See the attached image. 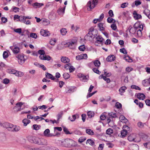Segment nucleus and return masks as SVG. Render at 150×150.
Masks as SVG:
<instances>
[{
	"label": "nucleus",
	"instance_id": "nucleus-14",
	"mask_svg": "<svg viewBox=\"0 0 150 150\" xmlns=\"http://www.w3.org/2000/svg\"><path fill=\"white\" fill-rule=\"evenodd\" d=\"M61 60L62 62L66 63H68L69 62L70 60L69 58L65 57H62L61 58Z\"/></svg>",
	"mask_w": 150,
	"mask_h": 150
},
{
	"label": "nucleus",
	"instance_id": "nucleus-21",
	"mask_svg": "<svg viewBox=\"0 0 150 150\" xmlns=\"http://www.w3.org/2000/svg\"><path fill=\"white\" fill-rule=\"evenodd\" d=\"M139 146L137 144L132 145L129 147L130 150H138Z\"/></svg>",
	"mask_w": 150,
	"mask_h": 150
},
{
	"label": "nucleus",
	"instance_id": "nucleus-48",
	"mask_svg": "<svg viewBox=\"0 0 150 150\" xmlns=\"http://www.w3.org/2000/svg\"><path fill=\"white\" fill-rule=\"evenodd\" d=\"M104 74L105 75V76L106 77H110L111 75V73L110 72L107 73L106 71V69H105L104 70Z\"/></svg>",
	"mask_w": 150,
	"mask_h": 150
},
{
	"label": "nucleus",
	"instance_id": "nucleus-8",
	"mask_svg": "<svg viewBox=\"0 0 150 150\" xmlns=\"http://www.w3.org/2000/svg\"><path fill=\"white\" fill-rule=\"evenodd\" d=\"M10 48L14 54H17L20 51V48L17 47L11 46L10 47Z\"/></svg>",
	"mask_w": 150,
	"mask_h": 150
},
{
	"label": "nucleus",
	"instance_id": "nucleus-31",
	"mask_svg": "<svg viewBox=\"0 0 150 150\" xmlns=\"http://www.w3.org/2000/svg\"><path fill=\"white\" fill-rule=\"evenodd\" d=\"M15 75L18 77H21L24 74L22 72L16 71Z\"/></svg>",
	"mask_w": 150,
	"mask_h": 150
},
{
	"label": "nucleus",
	"instance_id": "nucleus-39",
	"mask_svg": "<svg viewBox=\"0 0 150 150\" xmlns=\"http://www.w3.org/2000/svg\"><path fill=\"white\" fill-rule=\"evenodd\" d=\"M98 26L100 30H104L105 28L103 27V24L102 23H99L98 24Z\"/></svg>",
	"mask_w": 150,
	"mask_h": 150
},
{
	"label": "nucleus",
	"instance_id": "nucleus-17",
	"mask_svg": "<svg viewBox=\"0 0 150 150\" xmlns=\"http://www.w3.org/2000/svg\"><path fill=\"white\" fill-rule=\"evenodd\" d=\"M127 89V87L125 86H123L120 88L119 90L120 94L122 95L123 93L125 92Z\"/></svg>",
	"mask_w": 150,
	"mask_h": 150
},
{
	"label": "nucleus",
	"instance_id": "nucleus-22",
	"mask_svg": "<svg viewBox=\"0 0 150 150\" xmlns=\"http://www.w3.org/2000/svg\"><path fill=\"white\" fill-rule=\"evenodd\" d=\"M74 88L73 87H71L69 88L66 89L65 91L66 93H71L74 92Z\"/></svg>",
	"mask_w": 150,
	"mask_h": 150
},
{
	"label": "nucleus",
	"instance_id": "nucleus-43",
	"mask_svg": "<svg viewBox=\"0 0 150 150\" xmlns=\"http://www.w3.org/2000/svg\"><path fill=\"white\" fill-rule=\"evenodd\" d=\"M14 126V125L10 123L7 129L8 131L13 132Z\"/></svg>",
	"mask_w": 150,
	"mask_h": 150
},
{
	"label": "nucleus",
	"instance_id": "nucleus-30",
	"mask_svg": "<svg viewBox=\"0 0 150 150\" xmlns=\"http://www.w3.org/2000/svg\"><path fill=\"white\" fill-rule=\"evenodd\" d=\"M93 64H94L95 66L97 67L98 68H99L100 64V63L99 61L98 60H96L93 62Z\"/></svg>",
	"mask_w": 150,
	"mask_h": 150
},
{
	"label": "nucleus",
	"instance_id": "nucleus-32",
	"mask_svg": "<svg viewBox=\"0 0 150 150\" xmlns=\"http://www.w3.org/2000/svg\"><path fill=\"white\" fill-rule=\"evenodd\" d=\"M63 114V111H62L60 112L57 115V121H59V119H60L62 117Z\"/></svg>",
	"mask_w": 150,
	"mask_h": 150
},
{
	"label": "nucleus",
	"instance_id": "nucleus-20",
	"mask_svg": "<svg viewBox=\"0 0 150 150\" xmlns=\"http://www.w3.org/2000/svg\"><path fill=\"white\" fill-rule=\"evenodd\" d=\"M138 99L142 100H144L145 98V96L143 93H139L137 96Z\"/></svg>",
	"mask_w": 150,
	"mask_h": 150
},
{
	"label": "nucleus",
	"instance_id": "nucleus-64",
	"mask_svg": "<svg viewBox=\"0 0 150 150\" xmlns=\"http://www.w3.org/2000/svg\"><path fill=\"white\" fill-rule=\"evenodd\" d=\"M45 147H42L39 148H34L32 149V150H45Z\"/></svg>",
	"mask_w": 150,
	"mask_h": 150
},
{
	"label": "nucleus",
	"instance_id": "nucleus-25",
	"mask_svg": "<svg viewBox=\"0 0 150 150\" xmlns=\"http://www.w3.org/2000/svg\"><path fill=\"white\" fill-rule=\"evenodd\" d=\"M22 122L23 123L24 126H26L30 122V121L27 119H24L23 120Z\"/></svg>",
	"mask_w": 150,
	"mask_h": 150
},
{
	"label": "nucleus",
	"instance_id": "nucleus-58",
	"mask_svg": "<svg viewBox=\"0 0 150 150\" xmlns=\"http://www.w3.org/2000/svg\"><path fill=\"white\" fill-rule=\"evenodd\" d=\"M143 30L138 29L137 31V34L138 36L140 37L142 35V31Z\"/></svg>",
	"mask_w": 150,
	"mask_h": 150
},
{
	"label": "nucleus",
	"instance_id": "nucleus-23",
	"mask_svg": "<svg viewBox=\"0 0 150 150\" xmlns=\"http://www.w3.org/2000/svg\"><path fill=\"white\" fill-rule=\"evenodd\" d=\"M10 124V123L8 122H5L3 123L0 122V126L8 129Z\"/></svg>",
	"mask_w": 150,
	"mask_h": 150
},
{
	"label": "nucleus",
	"instance_id": "nucleus-55",
	"mask_svg": "<svg viewBox=\"0 0 150 150\" xmlns=\"http://www.w3.org/2000/svg\"><path fill=\"white\" fill-rule=\"evenodd\" d=\"M120 52L124 54H126L127 53V52L126 50L124 48L120 49Z\"/></svg>",
	"mask_w": 150,
	"mask_h": 150
},
{
	"label": "nucleus",
	"instance_id": "nucleus-56",
	"mask_svg": "<svg viewBox=\"0 0 150 150\" xmlns=\"http://www.w3.org/2000/svg\"><path fill=\"white\" fill-rule=\"evenodd\" d=\"M3 56L4 59L7 58L8 56L7 52L6 51H4L3 52Z\"/></svg>",
	"mask_w": 150,
	"mask_h": 150
},
{
	"label": "nucleus",
	"instance_id": "nucleus-11",
	"mask_svg": "<svg viewBox=\"0 0 150 150\" xmlns=\"http://www.w3.org/2000/svg\"><path fill=\"white\" fill-rule=\"evenodd\" d=\"M115 59V57L113 55L108 56L106 58V60L108 62H112L114 61Z\"/></svg>",
	"mask_w": 150,
	"mask_h": 150
},
{
	"label": "nucleus",
	"instance_id": "nucleus-59",
	"mask_svg": "<svg viewBox=\"0 0 150 150\" xmlns=\"http://www.w3.org/2000/svg\"><path fill=\"white\" fill-rule=\"evenodd\" d=\"M38 53L40 55H45V52L42 50H40L38 51Z\"/></svg>",
	"mask_w": 150,
	"mask_h": 150
},
{
	"label": "nucleus",
	"instance_id": "nucleus-49",
	"mask_svg": "<svg viewBox=\"0 0 150 150\" xmlns=\"http://www.w3.org/2000/svg\"><path fill=\"white\" fill-rule=\"evenodd\" d=\"M115 106L116 107L117 109H120L122 107V104L118 102L116 103Z\"/></svg>",
	"mask_w": 150,
	"mask_h": 150
},
{
	"label": "nucleus",
	"instance_id": "nucleus-2",
	"mask_svg": "<svg viewBox=\"0 0 150 150\" xmlns=\"http://www.w3.org/2000/svg\"><path fill=\"white\" fill-rule=\"evenodd\" d=\"M60 145L66 147H71L76 146V143L73 140L70 139H66L60 142Z\"/></svg>",
	"mask_w": 150,
	"mask_h": 150
},
{
	"label": "nucleus",
	"instance_id": "nucleus-41",
	"mask_svg": "<svg viewBox=\"0 0 150 150\" xmlns=\"http://www.w3.org/2000/svg\"><path fill=\"white\" fill-rule=\"evenodd\" d=\"M131 88L135 89L136 90H141V88L138 86L134 85H132L131 86Z\"/></svg>",
	"mask_w": 150,
	"mask_h": 150
},
{
	"label": "nucleus",
	"instance_id": "nucleus-27",
	"mask_svg": "<svg viewBox=\"0 0 150 150\" xmlns=\"http://www.w3.org/2000/svg\"><path fill=\"white\" fill-rule=\"evenodd\" d=\"M76 41L74 40H73L68 43V45L69 46H71L74 47L76 44Z\"/></svg>",
	"mask_w": 150,
	"mask_h": 150
},
{
	"label": "nucleus",
	"instance_id": "nucleus-63",
	"mask_svg": "<svg viewBox=\"0 0 150 150\" xmlns=\"http://www.w3.org/2000/svg\"><path fill=\"white\" fill-rule=\"evenodd\" d=\"M128 5L127 3H124L122 4L121 5V7L122 8H124L127 7Z\"/></svg>",
	"mask_w": 150,
	"mask_h": 150
},
{
	"label": "nucleus",
	"instance_id": "nucleus-51",
	"mask_svg": "<svg viewBox=\"0 0 150 150\" xmlns=\"http://www.w3.org/2000/svg\"><path fill=\"white\" fill-rule=\"evenodd\" d=\"M143 13L147 16L150 14V11L148 9H146L144 10Z\"/></svg>",
	"mask_w": 150,
	"mask_h": 150
},
{
	"label": "nucleus",
	"instance_id": "nucleus-15",
	"mask_svg": "<svg viewBox=\"0 0 150 150\" xmlns=\"http://www.w3.org/2000/svg\"><path fill=\"white\" fill-rule=\"evenodd\" d=\"M66 6H65L63 8H59L57 10V13L60 15H63L65 11Z\"/></svg>",
	"mask_w": 150,
	"mask_h": 150
},
{
	"label": "nucleus",
	"instance_id": "nucleus-12",
	"mask_svg": "<svg viewBox=\"0 0 150 150\" xmlns=\"http://www.w3.org/2000/svg\"><path fill=\"white\" fill-rule=\"evenodd\" d=\"M46 77L48 79H51L52 80H54L56 79L57 80H58V79H56L54 76H53V75L48 73H47L45 74Z\"/></svg>",
	"mask_w": 150,
	"mask_h": 150
},
{
	"label": "nucleus",
	"instance_id": "nucleus-46",
	"mask_svg": "<svg viewBox=\"0 0 150 150\" xmlns=\"http://www.w3.org/2000/svg\"><path fill=\"white\" fill-rule=\"evenodd\" d=\"M123 130L125 131H127V132L130 130V128L128 126L126 125L123 126Z\"/></svg>",
	"mask_w": 150,
	"mask_h": 150
},
{
	"label": "nucleus",
	"instance_id": "nucleus-50",
	"mask_svg": "<svg viewBox=\"0 0 150 150\" xmlns=\"http://www.w3.org/2000/svg\"><path fill=\"white\" fill-rule=\"evenodd\" d=\"M56 42V40L55 38L51 39L50 41V43L51 45H54Z\"/></svg>",
	"mask_w": 150,
	"mask_h": 150
},
{
	"label": "nucleus",
	"instance_id": "nucleus-24",
	"mask_svg": "<svg viewBox=\"0 0 150 150\" xmlns=\"http://www.w3.org/2000/svg\"><path fill=\"white\" fill-rule=\"evenodd\" d=\"M23 104V103L21 102H19L16 104V108H18L17 111H20L21 108Z\"/></svg>",
	"mask_w": 150,
	"mask_h": 150
},
{
	"label": "nucleus",
	"instance_id": "nucleus-42",
	"mask_svg": "<svg viewBox=\"0 0 150 150\" xmlns=\"http://www.w3.org/2000/svg\"><path fill=\"white\" fill-rule=\"evenodd\" d=\"M33 129L36 130H39L41 127L40 125H38L36 124L33 125Z\"/></svg>",
	"mask_w": 150,
	"mask_h": 150
},
{
	"label": "nucleus",
	"instance_id": "nucleus-47",
	"mask_svg": "<svg viewBox=\"0 0 150 150\" xmlns=\"http://www.w3.org/2000/svg\"><path fill=\"white\" fill-rule=\"evenodd\" d=\"M20 129V127L18 126L14 125L13 132H17L19 131Z\"/></svg>",
	"mask_w": 150,
	"mask_h": 150
},
{
	"label": "nucleus",
	"instance_id": "nucleus-45",
	"mask_svg": "<svg viewBox=\"0 0 150 150\" xmlns=\"http://www.w3.org/2000/svg\"><path fill=\"white\" fill-rule=\"evenodd\" d=\"M25 21L26 18H25V16H21V17H20V18H19V21L24 23Z\"/></svg>",
	"mask_w": 150,
	"mask_h": 150
},
{
	"label": "nucleus",
	"instance_id": "nucleus-36",
	"mask_svg": "<svg viewBox=\"0 0 150 150\" xmlns=\"http://www.w3.org/2000/svg\"><path fill=\"white\" fill-rule=\"evenodd\" d=\"M79 76L80 78H82V81L85 82L87 81V79L86 76H84L82 74H80L79 75Z\"/></svg>",
	"mask_w": 150,
	"mask_h": 150
},
{
	"label": "nucleus",
	"instance_id": "nucleus-26",
	"mask_svg": "<svg viewBox=\"0 0 150 150\" xmlns=\"http://www.w3.org/2000/svg\"><path fill=\"white\" fill-rule=\"evenodd\" d=\"M142 84L144 86H146L149 85L150 83H149L148 79H147L143 80L142 81Z\"/></svg>",
	"mask_w": 150,
	"mask_h": 150
},
{
	"label": "nucleus",
	"instance_id": "nucleus-7",
	"mask_svg": "<svg viewBox=\"0 0 150 150\" xmlns=\"http://www.w3.org/2000/svg\"><path fill=\"white\" fill-rule=\"evenodd\" d=\"M41 35L44 37L49 36L50 35L49 31L47 30L41 29L40 30Z\"/></svg>",
	"mask_w": 150,
	"mask_h": 150
},
{
	"label": "nucleus",
	"instance_id": "nucleus-38",
	"mask_svg": "<svg viewBox=\"0 0 150 150\" xmlns=\"http://www.w3.org/2000/svg\"><path fill=\"white\" fill-rule=\"evenodd\" d=\"M107 21L109 23H115V20L111 17H108L107 19Z\"/></svg>",
	"mask_w": 150,
	"mask_h": 150
},
{
	"label": "nucleus",
	"instance_id": "nucleus-29",
	"mask_svg": "<svg viewBox=\"0 0 150 150\" xmlns=\"http://www.w3.org/2000/svg\"><path fill=\"white\" fill-rule=\"evenodd\" d=\"M136 29L134 27L133 28L131 27L129 30V33L130 34H134L137 31Z\"/></svg>",
	"mask_w": 150,
	"mask_h": 150
},
{
	"label": "nucleus",
	"instance_id": "nucleus-53",
	"mask_svg": "<svg viewBox=\"0 0 150 150\" xmlns=\"http://www.w3.org/2000/svg\"><path fill=\"white\" fill-rule=\"evenodd\" d=\"M63 76L65 79H67L70 77V75L68 73H66L64 74Z\"/></svg>",
	"mask_w": 150,
	"mask_h": 150
},
{
	"label": "nucleus",
	"instance_id": "nucleus-13",
	"mask_svg": "<svg viewBox=\"0 0 150 150\" xmlns=\"http://www.w3.org/2000/svg\"><path fill=\"white\" fill-rule=\"evenodd\" d=\"M79 115L78 114H76L73 115L71 117L69 116L68 119L71 122H74L75 121L76 118H79Z\"/></svg>",
	"mask_w": 150,
	"mask_h": 150
},
{
	"label": "nucleus",
	"instance_id": "nucleus-37",
	"mask_svg": "<svg viewBox=\"0 0 150 150\" xmlns=\"http://www.w3.org/2000/svg\"><path fill=\"white\" fill-rule=\"evenodd\" d=\"M124 59H125V61H126L131 62H132V59L130 58V57H129L128 56H127L125 57H124Z\"/></svg>",
	"mask_w": 150,
	"mask_h": 150
},
{
	"label": "nucleus",
	"instance_id": "nucleus-5",
	"mask_svg": "<svg viewBox=\"0 0 150 150\" xmlns=\"http://www.w3.org/2000/svg\"><path fill=\"white\" fill-rule=\"evenodd\" d=\"M128 140L130 142H139L140 141L139 140H137L136 138L135 134H130L128 137Z\"/></svg>",
	"mask_w": 150,
	"mask_h": 150
},
{
	"label": "nucleus",
	"instance_id": "nucleus-61",
	"mask_svg": "<svg viewBox=\"0 0 150 150\" xmlns=\"http://www.w3.org/2000/svg\"><path fill=\"white\" fill-rule=\"evenodd\" d=\"M92 70L94 72L97 74H100V73H101V72H100L98 69H96V68H94Z\"/></svg>",
	"mask_w": 150,
	"mask_h": 150
},
{
	"label": "nucleus",
	"instance_id": "nucleus-33",
	"mask_svg": "<svg viewBox=\"0 0 150 150\" xmlns=\"http://www.w3.org/2000/svg\"><path fill=\"white\" fill-rule=\"evenodd\" d=\"M87 115L89 118H91L94 115V113L91 111H88L87 112Z\"/></svg>",
	"mask_w": 150,
	"mask_h": 150
},
{
	"label": "nucleus",
	"instance_id": "nucleus-44",
	"mask_svg": "<svg viewBox=\"0 0 150 150\" xmlns=\"http://www.w3.org/2000/svg\"><path fill=\"white\" fill-rule=\"evenodd\" d=\"M86 132L87 134L90 135H93L94 134V132L91 129H86Z\"/></svg>",
	"mask_w": 150,
	"mask_h": 150
},
{
	"label": "nucleus",
	"instance_id": "nucleus-54",
	"mask_svg": "<svg viewBox=\"0 0 150 150\" xmlns=\"http://www.w3.org/2000/svg\"><path fill=\"white\" fill-rule=\"evenodd\" d=\"M144 146L145 147L150 149V142L144 144Z\"/></svg>",
	"mask_w": 150,
	"mask_h": 150
},
{
	"label": "nucleus",
	"instance_id": "nucleus-34",
	"mask_svg": "<svg viewBox=\"0 0 150 150\" xmlns=\"http://www.w3.org/2000/svg\"><path fill=\"white\" fill-rule=\"evenodd\" d=\"M60 32L62 35H64L67 33V31L66 29L63 28L60 30Z\"/></svg>",
	"mask_w": 150,
	"mask_h": 150
},
{
	"label": "nucleus",
	"instance_id": "nucleus-57",
	"mask_svg": "<svg viewBox=\"0 0 150 150\" xmlns=\"http://www.w3.org/2000/svg\"><path fill=\"white\" fill-rule=\"evenodd\" d=\"M51 57L49 55H45L44 56V60H45L49 61L51 59Z\"/></svg>",
	"mask_w": 150,
	"mask_h": 150
},
{
	"label": "nucleus",
	"instance_id": "nucleus-19",
	"mask_svg": "<svg viewBox=\"0 0 150 150\" xmlns=\"http://www.w3.org/2000/svg\"><path fill=\"white\" fill-rule=\"evenodd\" d=\"M44 4L43 3H40L37 2L33 4V6L34 7L36 8H40Z\"/></svg>",
	"mask_w": 150,
	"mask_h": 150
},
{
	"label": "nucleus",
	"instance_id": "nucleus-35",
	"mask_svg": "<svg viewBox=\"0 0 150 150\" xmlns=\"http://www.w3.org/2000/svg\"><path fill=\"white\" fill-rule=\"evenodd\" d=\"M88 143L92 146H93L94 144V142L91 139H88L87 140L86 144H87Z\"/></svg>",
	"mask_w": 150,
	"mask_h": 150
},
{
	"label": "nucleus",
	"instance_id": "nucleus-18",
	"mask_svg": "<svg viewBox=\"0 0 150 150\" xmlns=\"http://www.w3.org/2000/svg\"><path fill=\"white\" fill-rule=\"evenodd\" d=\"M96 41L98 43H101L104 40V39L100 35H98L96 37Z\"/></svg>",
	"mask_w": 150,
	"mask_h": 150
},
{
	"label": "nucleus",
	"instance_id": "nucleus-9",
	"mask_svg": "<svg viewBox=\"0 0 150 150\" xmlns=\"http://www.w3.org/2000/svg\"><path fill=\"white\" fill-rule=\"evenodd\" d=\"M87 58V55L86 54H81L76 57V59L77 60H80L82 59H86Z\"/></svg>",
	"mask_w": 150,
	"mask_h": 150
},
{
	"label": "nucleus",
	"instance_id": "nucleus-6",
	"mask_svg": "<svg viewBox=\"0 0 150 150\" xmlns=\"http://www.w3.org/2000/svg\"><path fill=\"white\" fill-rule=\"evenodd\" d=\"M144 24H142L140 22H137L135 23L134 25V27L137 30L138 29L143 30Z\"/></svg>",
	"mask_w": 150,
	"mask_h": 150
},
{
	"label": "nucleus",
	"instance_id": "nucleus-28",
	"mask_svg": "<svg viewBox=\"0 0 150 150\" xmlns=\"http://www.w3.org/2000/svg\"><path fill=\"white\" fill-rule=\"evenodd\" d=\"M119 119L122 122H125L127 121V119L124 116L122 115L120 116Z\"/></svg>",
	"mask_w": 150,
	"mask_h": 150
},
{
	"label": "nucleus",
	"instance_id": "nucleus-10",
	"mask_svg": "<svg viewBox=\"0 0 150 150\" xmlns=\"http://www.w3.org/2000/svg\"><path fill=\"white\" fill-rule=\"evenodd\" d=\"M44 136L48 137H51L54 135L50 133V130L49 129H46L44 132Z\"/></svg>",
	"mask_w": 150,
	"mask_h": 150
},
{
	"label": "nucleus",
	"instance_id": "nucleus-3",
	"mask_svg": "<svg viewBox=\"0 0 150 150\" xmlns=\"http://www.w3.org/2000/svg\"><path fill=\"white\" fill-rule=\"evenodd\" d=\"M98 3V0H91L88 2L87 4V10L90 11L94 8Z\"/></svg>",
	"mask_w": 150,
	"mask_h": 150
},
{
	"label": "nucleus",
	"instance_id": "nucleus-62",
	"mask_svg": "<svg viewBox=\"0 0 150 150\" xmlns=\"http://www.w3.org/2000/svg\"><path fill=\"white\" fill-rule=\"evenodd\" d=\"M79 49L81 51H84L85 50V47L84 45H81L79 47Z\"/></svg>",
	"mask_w": 150,
	"mask_h": 150
},
{
	"label": "nucleus",
	"instance_id": "nucleus-40",
	"mask_svg": "<svg viewBox=\"0 0 150 150\" xmlns=\"http://www.w3.org/2000/svg\"><path fill=\"white\" fill-rule=\"evenodd\" d=\"M127 131H125L123 130L121 132V137H125L127 135Z\"/></svg>",
	"mask_w": 150,
	"mask_h": 150
},
{
	"label": "nucleus",
	"instance_id": "nucleus-4",
	"mask_svg": "<svg viewBox=\"0 0 150 150\" xmlns=\"http://www.w3.org/2000/svg\"><path fill=\"white\" fill-rule=\"evenodd\" d=\"M18 63L21 65L23 64L25 62L26 59L24 57V54H19L16 56Z\"/></svg>",
	"mask_w": 150,
	"mask_h": 150
},
{
	"label": "nucleus",
	"instance_id": "nucleus-16",
	"mask_svg": "<svg viewBox=\"0 0 150 150\" xmlns=\"http://www.w3.org/2000/svg\"><path fill=\"white\" fill-rule=\"evenodd\" d=\"M134 17L135 19H138L142 18V16L140 14H138L136 11L133 12Z\"/></svg>",
	"mask_w": 150,
	"mask_h": 150
},
{
	"label": "nucleus",
	"instance_id": "nucleus-1",
	"mask_svg": "<svg viewBox=\"0 0 150 150\" xmlns=\"http://www.w3.org/2000/svg\"><path fill=\"white\" fill-rule=\"evenodd\" d=\"M27 138L28 141L32 143L39 145H45L47 143L46 140L42 138H39L37 137L29 136H28Z\"/></svg>",
	"mask_w": 150,
	"mask_h": 150
},
{
	"label": "nucleus",
	"instance_id": "nucleus-52",
	"mask_svg": "<svg viewBox=\"0 0 150 150\" xmlns=\"http://www.w3.org/2000/svg\"><path fill=\"white\" fill-rule=\"evenodd\" d=\"M113 132V130L111 128H109L107 129L106 131V133L107 134L110 135Z\"/></svg>",
	"mask_w": 150,
	"mask_h": 150
},
{
	"label": "nucleus",
	"instance_id": "nucleus-60",
	"mask_svg": "<svg viewBox=\"0 0 150 150\" xmlns=\"http://www.w3.org/2000/svg\"><path fill=\"white\" fill-rule=\"evenodd\" d=\"M30 37L32 38L36 39L37 38V35L35 33H31L30 34Z\"/></svg>",
	"mask_w": 150,
	"mask_h": 150
}]
</instances>
